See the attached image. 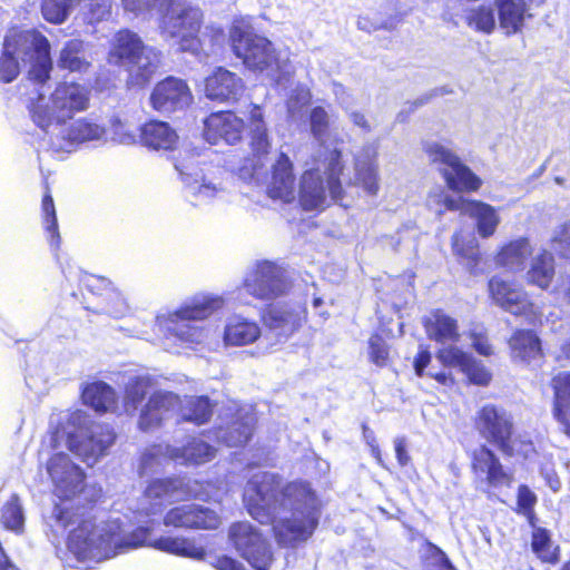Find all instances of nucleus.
<instances>
[{"mask_svg": "<svg viewBox=\"0 0 570 570\" xmlns=\"http://www.w3.org/2000/svg\"><path fill=\"white\" fill-rule=\"evenodd\" d=\"M243 504L261 524H272L279 548L293 549L309 540L320 524L322 502L307 480L283 482L271 471L252 474L243 489Z\"/></svg>", "mask_w": 570, "mask_h": 570, "instance_id": "f257e3e1", "label": "nucleus"}, {"mask_svg": "<svg viewBox=\"0 0 570 570\" xmlns=\"http://www.w3.org/2000/svg\"><path fill=\"white\" fill-rule=\"evenodd\" d=\"M107 62L111 66L124 67L128 71L127 88L144 89L159 72L163 53L160 50L145 45L135 31L122 28L115 32L109 42Z\"/></svg>", "mask_w": 570, "mask_h": 570, "instance_id": "f03ea898", "label": "nucleus"}, {"mask_svg": "<svg viewBox=\"0 0 570 570\" xmlns=\"http://www.w3.org/2000/svg\"><path fill=\"white\" fill-rule=\"evenodd\" d=\"M228 539L238 554L246 560L254 570H269L274 554L263 535L253 524L247 521H237L228 529ZM216 570H246L236 559L222 554L212 562Z\"/></svg>", "mask_w": 570, "mask_h": 570, "instance_id": "7ed1b4c3", "label": "nucleus"}, {"mask_svg": "<svg viewBox=\"0 0 570 570\" xmlns=\"http://www.w3.org/2000/svg\"><path fill=\"white\" fill-rule=\"evenodd\" d=\"M228 41L233 53L253 72H275L279 69L276 48L266 37L257 35L244 21H235L228 30Z\"/></svg>", "mask_w": 570, "mask_h": 570, "instance_id": "20e7f679", "label": "nucleus"}, {"mask_svg": "<svg viewBox=\"0 0 570 570\" xmlns=\"http://www.w3.org/2000/svg\"><path fill=\"white\" fill-rule=\"evenodd\" d=\"M180 4V0H173L164 6L159 27L163 33L175 39L180 51L196 52L202 47L204 12L196 6H185L177 11Z\"/></svg>", "mask_w": 570, "mask_h": 570, "instance_id": "39448f33", "label": "nucleus"}, {"mask_svg": "<svg viewBox=\"0 0 570 570\" xmlns=\"http://www.w3.org/2000/svg\"><path fill=\"white\" fill-rule=\"evenodd\" d=\"M472 428L481 440L497 448L504 456L515 454L514 420L503 407L491 403L482 405L472 417Z\"/></svg>", "mask_w": 570, "mask_h": 570, "instance_id": "423d86ee", "label": "nucleus"}, {"mask_svg": "<svg viewBox=\"0 0 570 570\" xmlns=\"http://www.w3.org/2000/svg\"><path fill=\"white\" fill-rule=\"evenodd\" d=\"M424 151L431 163L440 164V174L445 186L454 193H476L483 185V180L451 149L438 142L424 145Z\"/></svg>", "mask_w": 570, "mask_h": 570, "instance_id": "0eeeda50", "label": "nucleus"}, {"mask_svg": "<svg viewBox=\"0 0 570 570\" xmlns=\"http://www.w3.org/2000/svg\"><path fill=\"white\" fill-rule=\"evenodd\" d=\"M246 293L261 301H271L287 294L292 283L285 271L274 262L259 261L243 279Z\"/></svg>", "mask_w": 570, "mask_h": 570, "instance_id": "6e6552de", "label": "nucleus"}, {"mask_svg": "<svg viewBox=\"0 0 570 570\" xmlns=\"http://www.w3.org/2000/svg\"><path fill=\"white\" fill-rule=\"evenodd\" d=\"M190 483L191 481L183 475L151 479L142 492L144 498L151 505L146 510V514L160 512L165 504L174 501L196 499L197 493Z\"/></svg>", "mask_w": 570, "mask_h": 570, "instance_id": "1a4fd4ad", "label": "nucleus"}, {"mask_svg": "<svg viewBox=\"0 0 570 570\" xmlns=\"http://www.w3.org/2000/svg\"><path fill=\"white\" fill-rule=\"evenodd\" d=\"M490 298L505 312L514 316L531 317L538 316L535 304L529 297L522 285L504 279L501 276H492L488 281Z\"/></svg>", "mask_w": 570, "mask_h": 570, "instance_id": "9d476101", "label": "nucleus"}, {"mask_svg": "<svg viewBox=\"0 0 570 570\" xmlns=\"http://www.w3.org/2000/svg\"><path fill=\"white\" fill-rule=\"evenodd\" d=\"M116 439L117 434L110 425L94 423L88 429V434L82 439H79L75 433H69L67 435V448L83 462H96L107 453Z\"/></svg>", "mask_w": 570, "mask_h": 570, "instance_id": "9b49d317", "label": "nucleus"}, {"mask_svg": "<svg viewBox=\"0 0 570 570\" xmlns=\"http://www.w3.org/2000/svg\"><path fill=\"white\" fill-rule=\"evenodd\" d=\"M193 94L187 82L174 76H167L156 82L149 104L158 112H176L193 104Z\"/></svg>", "mask_w": 570, "mask_h": 570, "instance_id": "f8f14e48", "label": "nucleus"}, {"mask_svg": "<svg viewBox=\"0 0 570 570\" xmlns=\"http://www.w3.org/2000/svg\"><path fill=\"white\" fill-rule=\"evenodd\" d=\"M248 122L249 155L245 160L250 163V170L254 174L265 167L266 160L272 151V139L265 122L263 106L258 104H250L248 110Z\"/></svg>", "mask_w": 570, "mask_h": 570, "instance_id": "ddd939ff", "label": "nucleus"}, {"mask_svg": "<svg viewBox=\"0 0 570 570\" xmlns=\"http://www.w3.org/2000/svg\"><path fill=\"white\" fill-rule=\"evenodd\" d=\"M181 406L180 396L171 391H155L140 409L137 426L142 432L160 429Z\"/></svg>", "mask_w": 570, "mask_h": 570, "instance_id": "4468645a", "label": "nucleus"}, {"mask_svg": "<svg viewBox=\"0 0 570 570\" xmlns=\"http://www.w3.org/2000/svg\"><path fill=\"white\" fill-rule=\"evenodd\" d=\"M245 129V120L234 110L214 111L204 120V136L213 145L219 141L227 145L239 144L244 138Z\"/></svg>", "mask_w": 570, "mask_h": 570, "instance_id": "2eb2a0df", "label": "nucleus"}, {"mask_svg": "<svg viewBox=\"0 0 570 570\" xmlns=\"http://www.w3.org/2000/svg\"><path fill=\"white\" fill-rule=\"evenodd\" d=\"M163 523L176 529L213 530L218 528L220 519L214 510L191 503L170 508Z\"/></svg>", "mask_w": 570, "mask_h": 570, "instance_id": "dca6fc26", "label": "nucleus"}, {"mask_svg": "<svg viewBox=\"0 0 570 570\" xmlns=\"http://www.w3.org/2000/svg\"><path fill=\"white\" fill-rule=\"evenodd\" d=\"M47 471L61 500H69L81 491L83 474L67 454H52L47 462Z\"/></svg>", "mask_w": 570, "mask_h": 570, "instance_id": "f3484780", "label": "nucleus"}, {"mask_svg": "<svg viewBox=\"0 0 570 570\" xmlns=\"http://www.w3.org/2000/svg\"><path fill=\"white\" fill-rule=\"evenodd\" d=\"M307 320V311L301 305L267 304L262 313L261 321L265 327L276 331L279 335L294 334Z\"/></svg>", "mask_w": 570, "mask_h": 570, "instance_id": "a211bd4d", "label": "nucleus"}, {"mask_svg": "<svg viewBox=\"0 0 570 570\" xmlns=\"http://www.w3.org/2000/svg\"><path fill=\"white\" fill-rule=\"evenodd\" d=\"M436 358L443 366L459 367L470 384L488 386L492 381L491 371L481 361L459 347H442L436 352Z\"/></svg>", "mask_w": 570, "mask_h": 570, "instance_id": "6ab92c4d", "label": "nucleus"}, {"mask_svg": "<svg viewBox=\"0 0 570 570\" xmlns=\"http://www.w3.org/2000/svg\"><path fill=\"white\" fill-rule=\"evenodd\" d=\"M244 90L243 79L225 67H216L204 80L205 96L212 101L236 104Z\"/></svg>", "mask_w": 570, "mask_h": 570, "instance_id": "aec40b11", "label": "nucleus"}, {"mask_svg": "<svg viewBox=\"0 0 570 570\" xmlns=\"http://www.w3.org/2000/svg\"><path fill=\"white\" fill-rule=\"evenodd\" d=\"M296 175L289 156L281 151L271 167L266 195L273 200L289 204L295 199Z\"/></svg>", "mask_w": 570, "mask_h": 570, "instance_id": "412c9836", "label": "nucleus"}, {"mask_svg": "<svg viewBox=\"0 0 570 570\" xmlns=\"http://www.w3.org/2000/svg\"><path fill=\"white\" fill-rule=\"evenodd\" d=\"M471 470L485 475V482L492 488H510L514 481L513 473L507 471L495 452L482 444L471 453Z\"/></svg>", "mask_w": 570, "mask_h": 570, "instance_id": "4be33fe9", "label": "nucleus"}, {"mask_svg": "<svg viewBox=\"0 0 570 570\" xmlns=\"http://www.w3.org/2000/svg\"><path fill=\"white\" fill-rule=\"evenodd\" d=\"M52 108L65 121L88 108L90 90L78 82H60L50 95Z\"/></svg>", "mask_w": 570, "mask_h": 570, "instance_id": "5701e85b", "label": "nucleus"}, {"mask_svg": "<svg viewBox=\"0 0 570 570\" xmlns=\"http://www.w3.org/2000/svg\"><path fill=\"white\" fill-rule=\"evenodd\" d=\"M547 3V0H493L498 13L500 28L507 36H513L520 32L525 23L531 7L540 8Z\"/></svg>", "mask_w": 570, "mask_h": 570, "instance_id": "b1692460", "label": "nucleus"}, {"mask_svg": "<svg viewBox=\"0 0 570 570\" xmlns=\"http://www.w3.org/2000/svg\"><path fill=\"white\" fill-rule=\"evenodd\" d=\"M105 535L91 520H82L68 535V549L78 561L91 560L102 548Z\"/></svg>", "mask_w": 570, "mask_h": 570, "instance_id": "393cba45", "label": "nucleus"}, {"mask_svg": "<svg viewBox=\"0 0 570 570\" xmlns=\"http://www.w3.org/2000/svg\"><path fill=\"white\" fill-rule=\"evenodd\" d=\"M508 346L514 362L530 365L544 360L542 340L534 330L515 328L508 338Z\"/></svg>", "mask_w": 570, "mask_h": 570, "instance_id": "a878e982", "label": "nucleus"}, {"mask_svg": "<svg viewBox=\"0 0 570 570\" xmlns=\"http://www.w3.org/2000/svg\"><path fill=\"white\" fill-rule=\"evenodd\" d=\"M139 142L149 150L170 153L179 146V135L167 121L149 119L139 128Z\"/></svg>", "mask_w": 570, "mask_h": 570, "instance_id": "bb28decb", "label": "nucleus"}, {"mask_svg": "<svg viewBox=\"0 0 570 570\" xmlns=\"http://www.w3.org/2000/svg\"><path fill=\"white\" fill-rule=\"evenodd\" d=\"M552 415L570 438V371H560L550 380Z\"/></svg>", "mask_w": 570, "mask_h": 570, "instance_id": "cd10ccee", "label": "nucleus"}, {"mask_svg": "<svg viewBox=\"0 0 570 570\" xmlns=\"http://www.w3.org/2000/svg\"><path fill=\"white\" fill-rule=\"evenodd\" d=\"M426 336L441 344H454L460 340L458 321L442 308H435L422 320Z\"/></svg>", "mask_w": 570, "mask_h": 570, "instance_id": "c85d7f7f", "label": "nucleus"}, {"mask_svg": "<svg viewBox=\"0 0 570 570\" xmlns=\"http://www.w3.org/2000/svg\"><path fill=\"white\" fill-rule=\"evenodd\" d=\"M326 193L323 178L316 168L304 170L301 176L298 202L305 212L323 209Z\"/></svg>", "mask_w": 570, "mask_h": 570, "instance_id": "c756f323", "label": "nucleus"}, {"mask_svg": "<svg viewBox=\"0 0 570 570\" xmlns=\"http://www.w3.org/2000/svg\"><path fill=\"white\" fill-rule=\"evenodd\" d=\"M451 248L456 259L471 275L478 276L483 273V257L476 239H468L462 232H455L451 237Z\"/></svg>", "mask_w": 570, "mask_h": 570, "instance_id": "7c9ffc66", "label": "nucleus"}, {"mask_svg": "<svg viewBox=\"0 0 570 570\" xmlns=\"http://www.w3.org/2000/svg\"><path fill=\"white\" fill-rule=\"evenodd\" d=\"M556 277V259L553 253L542 248L532 258L527 272V283L547 291Z\"/></svg>", "mask_w": 570, "mask_h": 570, "instance_id": "2f4dec72", "label": "nucleus"}, {"mask_svg": "<svg viewBox=\"0 0 570 570\" xmlns=\"http://www.w3.org/2000/svg\"><path fill=\"white\" fill-rule=\"evenodd\" d=\"M531 253L532 248L529 239L519 237L502 245L494 255V262L499 267L519 271Z\"/></svg>", "mask_w": 570, "mask_h": 570, "instance_id": "473e14b6", "label": "nucleus"}, {"mask_svg": "<svg viewBox=\"0 0 570 570\" xmlns=\"http://www.w3.org/2000/svg\"><path fill=\"white\" fill-rule=\"evenodd\" d=\"M81 397L86 405L100 414L115 411L118 406V397L115 390L101 381L88 384L82 390Z\"/></svg>", "mask_w": 570, "mask_h": 570, "instance_id": "72a5a7b5", "label": "nucleus"}, {"mask_svg": "<svg viewBox=\"0 0 570 570\" xmlns=\"http://www.w3.org/2000/svg\"><path fill=\"white\" fill-rule=\"evenodd\" d=\"M148 546L177 557L195 560H203L206 557V550L203 547L196 546L193 540L185 537L164 535L153 540Z\"/></svg>", "mask_w": 570, "mask_h": 570, "instance_id": "f704fd0d", "label": "nucleus"}, {"mask_svg": "<svg viewBox=\"0 0 570 570\" xmlns=\"http://www.w3.org/2000/svg\"><path fill=\"white\" fill-rule=\"evenodd\" d=\"M531 550L543 564L557 566L561 560V548L554 543L550 530L543 527H532Z\"/></svg>", "mask_w": 570, "mask_h": 570, "instance_id": "c9c22d12", "label": "nucleus"}, {"mask_svg": "<svg viewBox=\"0 0 570 570\" xmlns=\"http://www.w3.org/2000/svg\"><path fill=\"white\" fill-rule=\"evenodd\" d=\"M58 67L70 72H83L91 67L86 57V43L80 39L68 40L60 50Z\"/></svg>", "mask_w": 570, "mask_h": 570, "instance_id": "e433bc0d", "label": "nucleus"}, {"mask_svg": "<svg viewBox=\"0 0 570 570\" xmlns=\"http://www.w3.org/2000/svg\"><path fill=\"white\" fill-rule=\"evenodd\" d=\"M261 335L259 326L240 317L232 318L225 326L224 341L228 345L243 346L254 343Z\"/></svg>", "mask_w": 570, "mask_h": 570, "instance_id": "4c0bfd02", "label": "nucleus"}, {"mask_svg": "<svg viewBox=\"0 0 570 570\" xmlns=\"http://www.w3.org/2000/svg\"><path fill=\"white\" fill-rule=\"evenodd\" d=\"M33 50L37 57L28 71V77L32 81L43 85L50 79L52 70L50 45L48 39L45 36L39 35L35 39Z\"/></svg>", "mask_w": 570, "mask_h": 570, "instance_id": "58836bf2", "label": "nucleus"}, {"mask_svg": "<svg viewBox=\"0 0 570 570\" xmlns=\"http://www.w3.org/2000/svg\"><path fill=\"white\" fill-rule=\"evenodd\" d=\"M468 215L475 219L476 230L482 238L491 237L500 224L495 208L481 200L470 203Z\"/></svg>", "mask_w": 570, "mask_h": 570, "instance_id": "ea45409f", "label": "nucleus"}, {"mask_svg": "<svg viewBox=\"0 0 570 570\" xmlns=\"http://www.w3.org/2000/svg\"><path fill=\"white\" fill-rule=\"evenodd\" d=\"M151 380L147 375H137L129 379L124 387L122 407L126 414L135 415L139 405L146 399Z\"/></svg>", "mask_w": 570, "mask_h": 570, "instance_id": "a19ab883", "label": "nucleus"}, {"mask_svg": "<svg viewBox=\"0 0 570 570\" xmlns=\"http://www.w3.org/2000/svg\"><path fill=\"white\" fill-rule=\"evenodd\" d=\"M21 35L7 36L3 41V51L0 56V80L3 83L12 82L20 73L19 61L16 58Z\"/></svg>", "mask_w": 570, "mask_h": 570, "instance_id": "79ce46f5", "label": "nucleus"}, {"mask_svg": "<svg viewBox=\"0 0 570 570\" xmlns=\"http://www.w3.org/2000/svg\"><path fill=\"white\" fill-rule=\"evenodd\" d=\"M183 409L181 421L195 425L208 423L214 413V404L207 395L189 396Z\"/></svg>", "mask_w": 570, "mask_h": 570, "instance_id": "37998d69", "label": "nucleus"}, {"mask_svg": "<svg viewBox=\"0 0 570 570\" xmlns=\"http://www.w3.org/2000/svg\"><path fill=\"white\" fill-rule=\"evenodd\" d=\"M41 212L45 223V229L48 234L49 245L53 250L60 247L61 238L59 234L58 219L56 214L55 202L51 195L49 184L45 181V193L41 200Z\"/></svg>", "mask_w": 570, "mask_h": 570, "instance_id": "c03bdc74", "label": "nucleus"}, {"mask_svg": "<svg viewBox=\"0 0 570 570\" xmlns=\"http://www.w3.org/2000/svg\"><path fill=\"white\" fill-rule=\"evenodd\" d=\"M223 304L220 297H205L190 304L180 306L176 316L184 321H202L209 317Z\"/></svg>", "mask_w": 570, "mask_h": 570, "instance_id": "a18cd8bd", "label": "nucleus"}, {"mask_svg": "<svg viewBox=\"0 0 570 570\" xmlns=\"http://www.w3.org/2000/svg\"><path fill=\"white\" fill-rule=\"evenodd\" d=\"M45 96L40 94L37 99H32L29 105V114L32 121L41 129L47 130L52 125L65 124L63 117L56 112L53 108L45 102Z\"/></svg>", "mask_w": 570, "mask_h": 570, "instance_id": "49530a36", "label": "nucleus"}, {"mask_svg": "<svg viewBox=\"0 0 570 570\" xmlns=\"http://www.w3.org/2000/svg\"><path fill=\"white\" fill-rule=\"evenodd\" d=\"M465 23L478 32L492 33L495 28L493 10L485 4H479L466 11Z\"/></svg>", "mask_w": 570, "mask_h": 570, "instance_id": "de8ad7c7", "label": "nucleus"}, {"mask_svg": "<svg viewBox=\"0 0 570 570\" xmlns=\"http://www.w3.org/2000/svg\"><path fill=\"white\" fill-rule=\"evenodd\" d=\"M180 451L183 459L195 465L207 463L216 455L214 446L196 438L184 444Z\"/></svg>", "mask_w": 570, "mask_h": 570, "instance_id": "09e8293b", "label": "nucleus"}, {"mask_svg": "<svg viewBox=\"0 0 570 570\" xmlns=\"http://www.w3.org/2000/svg\"><path fill=\"white\" fill-rule=\"evenodd\" d=\"M253 434V423L245 417H237L230 421L224 433V442L230 446H244L248 443Z\"/></svg>", "mask_w": 570, "mask_h": 570, "instance_id": "8fccbe9b", "label": "nucleus"}, {"mask_svg": "<svg viewBox=\"0 0 570 570\" xmlns=\"http://www.w3.org/2000/svg\"><path fill=\"white\" fill-rule=\"evenodd\" d=\"M537 503V494L527 484H520L517 490L514 511L517 514L523 515L530 527H534L538 522L535 514Z\"/></svg>", "mask_w": 570, "mask_h": 570, "instance_id": "3c124183", "label": "nucleus"}, {"mask_svg": "<svg viewBox=\"0 0 570 570\" xmlns=\"http://www.w3.org/2000/svg\"><path fill=\"white\" fill-rule=\"evenodd\" d=\"M81 0H41V13L46 21L60 24L69 14V11Z\"/></svg>", "mask_w": 570, "mask_h": 570, "instance_id": "603ef678", "label": "nucleus"}, {"mask_svg": "<svg viewBox=\"0 0 570 570\" xmlns=\"http://www.w3.org/2000/svg\"><path fill=\"white\" fill-rule=\"evenodd\" d=\"M2 525L12 531H20L23 527V512L20 498L12 493L1 509Z\"/></svg>", "mask_w": 570, "mask_h": 570, "instance_id": "864d4df0", "label": "nucleus"}, {"mask_svg": "<svg viewBox=\"0 0 570 570\" xmlns=\"http://www.w3.org/2000/svg\"><path fill=\"white\" fill-rule=\"evenodd\" d=\"M425 570H458L446 553L436 544L426 541L425 552L421 558Z\"/></svg>", "mask_w": 570, "mask_h": 570, "instance_id": "5fc2aeb1", "label": "nucleus"}, {"mask_svg": "<svg viewBox=\"0 0 570 570\" xmlns=\"http://www.w3.org/2000/svg\"><path fill=\"white\" fill-rule=\"evenodd\" d=\"M368 360L379 367L390 364V345L379 332L372 333L368 338Z\"/></svg>", "mask_w": 570, "mask_h": 570, "instance_id": "6e6d98bb", "label": "nucleus"}, {"mask_svg": "<svg viewBox=\"0 0 570 570\" xmlns=\"http://www.w3.org/2000/svg\"><path fill=\"white\" fill-rule=\"evenodd\" d=\"M104 128L88 119H79L69 128V136L72 140L87 141L100 138Z\"/></svg>", "mask_w": 570, "mask_h": 570, "instance_id": "4d7b16f0", "label": "nucleus"}, {"mask_svg": "<svg viewBox=\"0 0 570 570\" xmlns=\"http://www.w3.org/2000/svg\"><path fill=\"white\" fill-rule=\"evenodd\" d=\"M355 180L364 190L375 196L379 193V173L377 167L373 164H366L356 168Z\"/></svg>", "mask_w": 570, "mask_h": 570, "instance_id": "13d9d810", "label": "nucleus"}, {"mask_svg": "<svg viewBox=\"0 0 570 570\" xmlns=\"http://www.w3.org/2000/svg\"><path fill=\"white\" fill-rule=\"evenodd\" d=\"M311 131L314 137L325 136L330 128L327 111L322 106H315L309 112Z\"/></svg>", "mask_w": 570, "mask_h": 570, "instance_id": "bf43d9fd", "label": "nucleus"}, {"mask_svg": "<svg viewBox=\"0 0 570 570\" xmlns=\"http://www.w3.org/2000/svg\"><path fill=\"white\" fill-rule=\"evenodd\" d=\"M551 244L561 259L570 262V223L560 228L558 234L551 239Z\"/></svg>", "mask_w": 570, "mask_h": 570, "instance_id": "052dcab7", "label": "nucleus"}, {"mask_svg": "<svg viewBox=\"0 0 570 570\" xmlns=\"http://www.w3.org/2000/svg\"><path fill=\"white\" fill-rule=\"evenodd\" d=\"M432 360L431 352L426 346H421L413 360V367L416 376L422 377Z\"/></svg>", "mask_w": 570, "mask_h": 570, "instance_id": "680f3d73", "label": "nucleus"}, {"mask_svg": "<svg viewBox=\"0 0 570 570\" xmlns=\"http://www.w3.org/2000/svg\"><path fill=\"white\" fill-rule=\"evenodd\" d=\"M342 154L338 149L330 153V159L325 168L327 178L341 177L343 173Z\"/></svg>", "mask_w": 570, "mask_h": 570, "instance_id": "e2e57ef3", "label": "nucleus"}, {"mask_svg": "<svg viewBox=\"0 0 570 570\" xmlns=\"http://www.w3.org/2000/svg\"><path fill=\"white\" fill-rule=\"evenodd\" d=\"M473 199H466L463 197L454 198L452 196H445L442 200L443 205L445 206L446 210L450 212H461L462 214H466L470 208V203H472Z\"/></svg>", "mask_w": 570, "mask_h": 570, "instance_id": "0e129e2a", "label": "nucleus"}, {"mask_svg": "<svg viewBox=\"0 0 570 570\" xmlns=\"http://www.w3.org/2000/svg\"><path fill=\"white\" fill-rule=\"evenodd\" d=\"M394 450L400 466H406L411 462V456L407 452L406 441L404 438H396L394 440Z\"/></svg>", "mask_w": 570, "mask_h": 570, "instance_id": "69168bd1", "label": "nucleus"}, {"mask_svg": "<svg viewBox=\"0 0 570 570\" xmlns=\"http://www.w3.org/2000/svg\"><path fill=\"white\" fill-rule=\"evenodd\" d=\"M149 532H150L149 528H145V527H139V528L135 529L130 533V537L135 538V540H131V541L126 540L124 542V546L127 548H138V547L145 546L147 538L149 535Z\"/></svg>", "mask_w": 570, "mask_h": 570, "instance_id": "338daca9", "label": "nucleus"}, {"mask_svg": "<svg viewBox=\"0 0 570 570\" xmlns=\"http://www.w3.org/2000/svg\"><path fill=\"white\" fill-rule=\"evenodd\" d=\"M473 348L483 356H491L493 354L492 345L483 335H475L472 341Z\"/></svg>", "mask_w": 570, "mask_h": 570, "instance_id": "774afa93", "label": "nucleus"}]
</instances>
